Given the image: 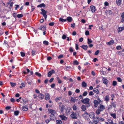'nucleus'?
Segmentation results:
<instances>
[{
	"label": "nucleus",
	"mask_w": 124,
	"mask_h": 124,
	"mask_svg": "<svg viewBox=\"0 0 124 124\" xmlns=\"http://www.w3.org/2000/svg\"><path fill=\"white\" fill-rule=\"evenodd\" d=\"M53 73H55V71L54 70H52L48 72V77H50Z\"/></svg>",
	"instance_id": "39448f33"
},
{
	"label": "nucleus",
	"mask_w": 124,
	"mask_h": 124,
	"mask_svg": "<svg viewBox=\"0 0 124 124\" xmlns=\"http://www.w3.org/2000/svg\"><path fill=\"white\" fill-rule=\"evenodd\" d=\"M59 108L60 110L62 112L65 108V106L63 105H60Z\"/></svg>",
	"instance_id": "0eeeda50"
},
{
	"label": "nucleus",
	"mask_w": 124,
	"mask_h": 124,
	"mask_svg": "<svg viewBox=\"0 0 124 124\" xmlns=\"http://www.w3.org/2000/svg\"><path fill=\"white\" fill-rule=\"evenodd\" d=\"M117 80L118 82H121L122 81V80L120 78L118 77L117 78Z\"/></svg>",
	"instance_id": "37998d69"
},
{
	"label": "nucleus",
	"mask_w": 124,
	"mask_h": 124,
	"mask_svg": "<svg viewBox=\"0 0 124 124\" xmlns=\"http://www.w3.org/2000/svg\"><path fill=\"white\" fill-rule=\"evenodd\" d=\"M23 15H22V14H18L17 16V17H18V18H20L21 17H23Z\"/></svg>",
	"instance_id": "ea45409f"
},
{
	"label": "nucleus",
	"mask_w": 124,
	"mask_h": 124,
	"mask_svg": "<svg viewBox=\"0 0 124 124\" xmlns=\"http://www.w3.org/2000/svg\"><path fill=\"white\" fill-rule=\"evenodd\" d=\"M99 52V51L98 50L96 51L94 55H97Z\"/></svg>",
	"instance_id": "79ce46f5"
},
{
	"label": "nucleus",
	"mask_w": 124,
	"mask_h": 124,
	"mask_svg": "<svg viewBox=\"0 0 124 124\" xmlns=\"http://www.w3.org/2000/svg\"><path fill=\"white\" fill-rule=\"evenodd\" d=\"M85 116V118L86 120H89V119L88 116Z\"/></svg>",
	"instance_id": "bf43d9fd"
},
{
	"label": "nucleus",
	"mask_w": 124,
	"mask_h": 124,
	"mask_svg": "<svg viewBox=\"0 0 124 124\" xmlns=\"http://www.w3.org/2000/svg\"><path fill=\"white\" fill-rule=\"evenodd\" d=\"M56 123L57 124H62V121L60 120H56Z\"/></svg>",
	"instance_id": "2f4dec72"
},
{
	"label": "nucleus",
	"mask_w": 124,
	"mask_h": 124,
	"mask_svg": "<svg viewBox=\"0 0 124 124\" xmlns=\"http://www.w3.org/2000/svg\"><path fill=\"white\" fill-rule=\"evenodd\" d=\"M87 94V92L86 91H85L84 92V93H83V95L84 96H86Z\"/></svg>",
	"instance_id": "a19ab883"
},
{
	"label": "nucleus",
	"mask_w": 124,
	"mask_h": 124,
	"mask_svg": "<svg viewBox=\"0 0 124 124\" xmlns=\"http://www.w3.org/2000/svg\"><path fill=\"white\" fill-rule=\"evenodd\" d=\"M108 121L109 123H110L111 124H114L113 123V122L111 120H108Z\"/></svg>",
	"instance_id": "603ef678"
},
{
	"label": "nucleus",
	"mask_w": 124,
	"mask_h": 124,
	"mask_svg": "<svg viewBox=\"0 0 124 124\" xmlns=\"http://www.w3.org/2000/svg\"><path fill=\"white\" fill-rule=\"evenodd\" d=\"M90 99L88 98H86L84 99L81 100V102L84 104H87L86 106L87 107H89L90 106V104L89 103V101Z\"/></svg>",
	"instance_id": "f03ea898"
},
{
	"label": "nucleus",
	"mask_w": 124,
	"mask_h": 124,
	"mask_svg": "<svg viewBox=\"0 0 124 124\" xmlns=\"http://www.w3.org/2000/svg\"><path fill=\"white\" fill-rule=\"evenodd\" d=\"M73 63L74 65H77L79 64V63L76 60H75L74 61H73Z\"/></svg>",
	"instance_id": "c85d7f7f"
},
{
	"label": "nucleus",
	"mask_w": 124,
	"mask_h": 124,
	"mask_svg": "<svg viewBox=\"0 0 124 124\" xmlns=\"http://www.w3.org/2000/svg\"><path fill=\"white\" fill-rule=\"evenodd\" d=\"M103 83L106 85L108 84V81L105 78H103Z\"/></svg>",
	"instance_id": "9d476101"
},
{
	"label": "nucleus",
	"mask_w": 124,
	"mask_h": 124,
	"mask_svg": "<svg viewBox=\"0 0 124 124\" xmlns=\"http://www.w3.org/2000/svg\"><path fill=\"white\" fill-rule=\"evenodd\" d=\"M41 10L42 11V12L40 13L43 15V16L45 17V19L46 20L47 16L46 15V11L43 9H41Z\"/></svg>",
	"instance_id": "7ed1b4c3"
},
{
	"label": "nucleus",
	"mask_w": 124,
	"mask_h": 124,
	"mask_svg": "<svg viewBox=\"0 0 124 124\" xmlns=\"http://www.w3.org/2000/svg\"><path fill=\"white\" fill-rule=\"evenodd\" d=\"M45 99L46 100H49L50 99V95L49 94L47 93L46 94Z\"/></svg>",
	"instance_id": "6ab92c4d"
},
{
	"label": "nucleus",
	"mask_w": 124,
	"mask_h": 124,
	"mask_svg": "<svg viewBox=\"0 0 124 124\" xmlns=\"http://www.w3.org/2000/svg\"><path fill=\"white\" fill-rule=\"evenodd\" d=\"M19 112L18 111H15L14 112V115L16 116H17L19 114Z\"/></svg>",
	"instance_id": "473e14b6"
},
{
	"label": "nucleus",
	"mask_w": 124,
	"mask_h": 124,
	"mask_svg": "<svg viewBox=\"0 0 124 124\" xmlns=\"http://www.w3.org/2000/svg\"><path fill=\"white\" fill-rule=\"evenodd\" d=\"M94 94V93L93 92L91 91L89 92V95L90 96H91L93 95Z\"/></svg>",
	"instance_id": "a18cd8bd"
},
{
	"label": "nucleus",
	"mask_w": 124,
	"mask_h": 124,
	"mask_svg": "<svg viewBox=\"0 0 124 124\" xmlns=\"http://www.w3.org/2000/svg\"><path fill=\"white\" fill-rule=\"evenodd\" d=\"M88 42L87 43L88 44H90L91 43L93 42V41L91 40V39L88 38L87 39Z\"/></svg>",
	"instance_id": "7c9ffc66"
},
{
	"label": "nucleus",
	"mask_w": 124,
	"mask_h": 124,
	"mask_svg": "<svg viewBox=\"0 0 124 124\" xmlns=\"http://www.w3.org/2000/svg\"><path fill=\"white\" fill-rule=\"evenodd\" d=\"M36 52V51H33V50H32L31 52L32 55V56H34L35 55Z\"/></svg>",
	"instance_id": "c9c22d12"
},
{
	"label": "nucleus",
	"mask_w": 124,
	"mask_h": 124,
	"mask_svg": "<svg viewBox=\"0 0 124 124\" xmlns=\"http://www.w3.org/2000/svg\"><path fill=\"white\" fill-rule=\"evenodd\" d=\"M124 30V27H120L118 28V32L122 31L123 30Z\"/></svg>",
	"instance_id": "bb28decb"
},
{
	"label": "nucleus",
	"mask_w": 124,
	"mask_h": 124,
	"mask_svg": "<svg viewBox=\"0 0 124 124\" xmlns=\"http://www.w3.org/2000/svg\"><path fill=\"white\" fill-rule=\"evenodd\" d=\"M15 101V100L13 98H12L10 99V101L12 102H14Z\"/></svg>",
	"instance_id": "de8ad7c7"
},
{
	"label": "nucleus",
	"mask_w": 124,
	"mask_h": 124,
	"mask_svg": "<svg viewBox=\"0 0 124 124\" xmlns=\"http://www.w3.org/2000/svg\"><path fill=\"white\" fill-rule=\"evenodd\" d=\"M38 96L39 97V98H40L41 100H42L44 98V95L42 93H39V95H38Z\"/></svg>",
	"instance_id": "2eb2a0df"
},
{
	"label": "nucleus",
	"mask_w": 124,
	"mask_h": 124,
	"mask_svg": "<svg viewBox=\"0 0 124 124\" xmlns=\"http://www.w3.org/2000/svg\"><path fill=\"white\" fill-rule=\"evenodd\" d=\"M116 48L117 50H119L121 48V47L120 46H117Z\"/></svg>",
	"instance_id": "13d9d810"
},
{
	"label": "nucleus",
	"mask_w": 124,
	"mask_h": 124,
	"mask_svg": "<svg viewBox=\"0 0 124 124\" xmlns=\"http://www.w3.org/2000/svg\"><path fill=\"white\" fill-rule=\"evenodd\" d=\"M71 108L70 107H68L67 109H65L66 111V113L67 114H69L70 112V110Z\"/></svg>",
	"instance_id": "ddd939ff"
},
{
	"label": "nucleus",
	"mask_w": 124,
	"mask_h": 124,
	"mask_svg": "<svg viewBox=\"0 0 124 124\" xmlns=\"http://www.w3.org/2000/svg\"><path fill=\"white\" fill-rule=\"evenodd\" d=\"M20 53L21 55L22 56L24 57L25 56V54L24 53L22 52H21Z\"/></svg>",
	"instance_id": "c03bdc74"
},
{
	"label": "nucleus",
	"mask_w": 124,
	"mask_h": 124,
	"mask_svg": "<svg viewBox=\"0 0 124 124\" xmlns=\"http://www.w3.org/2000/svg\"><path fill=\"white\" fill-rule=\"evenodd\" d=\"M22 109L24 111H27L28 110L27 106H23L22 108Z\"/></svg>",
	"instance_id": "412c9836"
},
{
	"label": "nucleus",
	"mask_w": 124,
	"mask_h": 124,
	"mask_svg": "<svg viewBox=\"0 0 124 124\" xmlns=\"http://www.w3.org/2000/svg\"><path fill=\"white\" fill-rule=\"evenodd\" d=\"M89 116L92 119L94 118L95 117L94 113L93 112H91L90 113Z\"/></svg>",
	"instance_id": "423d86ee"
},
{
	"label": "nucleus",
	"mask_w": 124,
	"mask_h": 124,
	"mask_svg": "<svg viewBox=\"0 0 124 124\" xmlns=\"http://www.w3.org/2000/svg\"><path fill=\"white\" fill-rule=\"evenodd\" d=\"M94 103V104H95L96 105H98L99 103L97 100H95Z\"/></svg>",
	"instance_id": "49530a36"
},
{
	"label": "nucleus",
	"mask_w": 124,
	"mask_h": 124,
	"mask_svg": "<svg viewBox=\"0 0 124 124\" xmlns=\"http://www.w3.org/2000/svg\"><path fill=\"white\" fill-rule=\"evenodd\" d=\"M82 87H85L87 85V84L85 82L83 81L82 82Z\"/></svg>",
	"instance_id": "5701e85b"
},
{
	"label": "nucleus",
	"mask_w": 124,
	"mask_h": 124,
	"mask_svg": "<svg viewBox=\"0 0 124 124\" xmlns=\"http://www.w3.org/2000/svg\"><path fill=\"white\" fill-rule=\"evenodd\" d=\"M40 30H42L43 31H45L46 30V28L45 26H40L39 28Z\"/></svg>",
	"instance_id": "1a4fd4ad"
},
{
	"label": "nucleus",
	"mask_w": 124,
	"mask_h": 124,
	"mask_svg": "<svg viewBox=\"0 0 124 124\" xmlns=\"http://www.w3.org/2000/svg\"><path fill=\"white\" fill-rule=\"evenodd\" d=\"M59 116L62 120H66L67 119V118L64 115H60Z\"/></svg>",
	"instance_id": "f8f14e48"
},
{
	"label": "nucleus",
	"mask_w": 124,
	"mask_h": 124,
	"mask_svg": "<svg viewBox=\"0 0 124 124\" xmlns=\"http://www.w3.org/2000/svg\"><path fill=\"white\" fill-rule=\"evenodd\" d=\"M105 109V108L103 105L100 104L98 107V109L96 111V113L98 115L100 114V112L102 111Z\"/></svg>",
	"instance_id": "f257e3e1"
},
{
	"label": "nucleus",
	"mask_w": 124,
	"mask_h": 124,
	"mask_svg": "<svg viewBox=\"0 0 124 124\" xmlns=\"http://www.w3.org/2000/svg\"><path fill=\"white\" fill-rule=\"evenodd\" d=\"M111 116L113 117L114 118H115L116 117V115L115 114H112L111 113H110Z\"/></svg>",
	"instance_id": "cd10ccee"
},
{
	"label": "nucleus",
	"mask_w": 124,
	"mask_h": 124,
	"mask_svg": "<svg viewBox=\"0 0 124 124\" xmlns=\"http://www.w3.org/2000/svg\"><path fill=\"white\" fill-rule=\"evenodd\" d=\"M76 113H75L72 112L70 115V117L73 119H77V117L76 116Z\"/></svg>",
	"instance_id": "20e7f679"
},
{
	"label": "nucleus",
	"mask_w": 124,
	"mask_h": 124,
	"mask_svg": "<svg viewBox=\"0 0 124 124\" xmlns=\"http://www.w3.org/2000/svg\"><path fill=\"white\" fill-rule=\"evenodd\" d=\"M80 91L78 89H77L75 90V92L77 93H78L80 92Z\"/></svg>",
	"instance_id": "4d7b16f0"
},
{
	"label": "nucleus",
	"mask_w": 124,
	"mask_h": 124,
	"mask_svg": "<svg viewBox=\"0 0 124 124\" xmlns=\"http://www.w3.org/2000/svg\"><path fill=\"white\" fill-rule=\"evenodd\" d=\"M81 47L82 48L86 50L87 49L88 46L87 45H83L82 46H81Z\"/></svg>",
	"instance_id": "dca6fc26"
},
{
	"label": "nucleus",
	"mask_w": 124,
	"mask_h": 124,
	"mask_svg": "<svg viewBox=\"0 0 124 124\" xmlns=\"http://www.w3.org/2000/svg\"><path fill=\"white\" fill-rule=\"evenodd\" d=\"M43 44L46 45H48V42L46 40L44 41L43 42Z\"/></svg>",
	"instance_id": "f704fd0d"
},
{
	"label": "nucleus",
	"mask_w": 124,
	"mask_h": 124,
	"mask_svg": "<svg viewBox=\"0 0 124 124\" xmlns=\"http://www.w3.org/2000/svg\"><path fill=\"white\" fill-rule=\"evenodd\" d=\"M66 38V35H63L62 37V38L63 39H65Z\"/></svg>",
	"instance_id": "864d4df0"
},
{
	"label": "nucleus",
	"mask_w": 124,
	"mask_h": 124,
	"mask_svg": "<svg viewBox=\"0 0 124 124\" xmlns=\"http://www.w3.org/2000/svg\"><path fill=\"white\" fill-rule=\"evenodd\" d=\"M117 85V82L116 81H113V82L112 85L114 86H115Z\"/></svg>",
	"instance_id": "4c0bfd02"
},
{
	"label": "nucleus",
	"mask_w": 124,
	"mask_h": 124,
	"mask_svg": "<svg viewBox=\"0 0 124 124\" xmlns=\"http://www.w3.org/2000/svg\"><path fill=\"white\" fill-rule=\"evenodd\" d=\"M63 57V55L61 54L60 55L58 56V58L59 59H60L61 58H62Z\"/></svg>",
	"instance_id": "09e8293b"
},
{
	"label": "nucleus",
	"mask_w": 124,
	"mask_h": 124,
	"mask_svg": "<svg viewBox=\"0 0 124 124\" xmlns=\"http://www.w3.org/2000/svg\"><path fill=\"white\" fill-rule=\"evenodd\" d=\"M55 86V85L54 84H52L51 85V87L52 88H53Z\"/></svg>",
	"instance_id": "052dcab7"
},
{
	"label": "nucleus",
	"mask_w": 124,
	"mask_h": 124,
	"mask_svg": "<svg viewBox=\"0 0 124 124\" xmlns=\"http://www.w3.org/2000/svg\"><path fill=\"white\" fill-rule=\"evenodd\" d=\"M49 111L50 112L51 114H53L54 115L56 113L55 111L53 110L52 109H49Z\"/></svg>",
	"instance_id": "4468645a"
},
{
	"label": "nucleus",
	"mask_w": 124,
	"mask_h": 124,
	"mask_svg": "<svg viewBox=\"0 0 124 124\" xmlns=\"http://www.w3.org/2000/svg\"><path fill=\"white\" fill-rule=\"evenodd\" d=\"M89 32L88 31H86L85 32V34L86 35H89Z\"/></svg>",
	"instance_id": "5fc2aeb1"
},
{
	"label": "nucleus",
	"mask_w": 124,
	"mask_h": 124,
	"mask_svg": "<svg viewBox=\"0 0 124 124\" xmlns=\"http://www.w3.org/2000/svg\"><path fill=\"white\" fill-rule=\"evenodd\" d=\"M70 51L71 52H73V50L72 47H71L69 49Z\"/></svg>",
	"instance_id": "338daca9"
},
{
	"label": "nucleus",
	"mask_w": 124,
	"mask_h": 124,
	"mask_svg": "<svg viewBox=\"0 0 124 124\" xmlns=\"http://www.w3.org/2000/svg\"><path fill=\"white\" fill-rule=\"evenodd\" d=\"M114 42L113 40H111L109 42L107 43V44L108 45H110L113 44Z\"/></svg>",
	"instance_id": "4be33fe9"
},
{
	"label": "nucleus",
	"mask_w": 124,
	"mask_h": 124,
	"mask_svg": "<svg viewBox=\"0 0 124 124\" xmlns=\"http://www.w3.org/2000/svg\"><path fill=\"white\" fill-rule=\"evenodd\" d=\"M76 31H74L72 33V35L73 36L76 35Z\"/></svg>",
	"instance_id": "774afa93"
},
{
	"label": "nucleus",
	"mask_w": 124,
	"mask_h": 124,
	"mask_svg": "<svg viewBox=\"0 0 124 124\" xmlns=\"http://www.w3.org/2000/svg\"><path fill=\"white\" fill-rule=\"evenodd\" d=\"M52 59V58L50 56L48 57H47V60L48 61H49Z\"/></svg>",
	"instance_id": "69168bd1"
},
{
	"label": "nucleus",
	"mask_w": 124,
	"mask_h": 124,
	"mask_svg": "<svg viewBox=\"0 0 124 124\" xmlns=\"http://www.w3.org/2000/svg\"><path fill=\"white\" fill-rule=\"evenodd\" d=\"M54 23L51 22L49 23V25L50 26H53L54 25Z\"/></svg>",
	"instance_id": "3c124183"
},
{
	"label": "nucleus",
	"mask_w": 124,
	"mask_h": 124,
	"mask_svg": "<svg viewBox=\"0 0 124 124\" xmlns=\"http://www.w3.org/2000/svg\"><path fill=\"white\" fill-rule=\"evenodd\" d=\"M10 83L11 84V86L13 87H15L16 85V83H13L12 82H10Z\"/></svg>",
	"instance_id": "a878e982"
},
{
	"label": "nucleus",
	"mask_w": 124,
	"mask_h": 124,
	"mask_svg": "<svg viewBox=\"0 0 124 124\" xmlns=\"http://www.w3.org/2000/svg\"><path fill=\"white\" fill-rule=\"evenodd\" d=\"M66 19V20H67L69 22H71L72 21V19L71 17H68Z\"/></svg>",
	"instance_id": "f3484780"
},
{
	"label": "nucleus",
	"mask_w": 124,
	"mask_h": 124,
	"mask_svg": "<svg viewBox=\"0 0 124 124\" xmlns=\"http://www.w3.org/2000/svg\"><path fill=\"white\" fill-rule=\"evenodd\" d=\"M11 107L10 106H7L5 108V109L6 110H9L10 109Z\"/></svg>",
	"instance_id": "6e6d98bb"
},
{
	"label": "nucleus",
	"mask_w": 124,
	"mask_h": 124,
	"mask_svg": "<svg viewBox=\"0 0 124 124\" xmlns=\"http://www.w3.org/2000/svg\"><path fill=\"white\" fill-rule=\"evenodd\" d=\"M54 80V78H51L49 80V82L50 83L52 82Z\"/></svg>",
	"instance_id": "8fccbe9b"
},
{
	"label": "nucleus",
	"mask_w": 124,
	"mask_h": 124,
	"mask_svg": "<svg viewBox=\"0 0 124 124\" xmlns=\"http://www.w3.org/2000/svg\"><path fill=\"white\" fill-rule=\"evenodd\" d=\"M50 119L51 120H55V117L54 115L51 114L50 115Z\"/></svg>",
	"instance_id": "9b49d317"
},
{
	"label": "nucleus",
	"mask_w": 124,
	"mask_h": 124,
	"mask_svg": "<svg viewBox=\"0 0 124 124\" xmlns=\"http://www.w3.org/2000/svg\"><path fill=\"white\" fill-rule=\"evenodd\" d=\"M77 99L76 98H74L73 97H71L70 100V101L72 102L75 103V101H77Z\"/></svg>",
	"instance_id": "a211bd4d"
},
{
	"label": "nucleus",
	"mask_w": 124,
	"mask_h": 124,
	"mask_svg": "<svg viewBox=\"0 0 124 124\" xmlns=\"http://www.w3.org/2000/svg\"><path fill=\"white\" fill-rule=\"evenodd\" d=\"M90 8L91 9V11L92 13L94 12L96 10L95 7L93 6H91L90 7Z\"/></svg>",
	"instance_id": "6e6552de"
},
{
	"label": "nucleus",
	"mask_w": 124,
	"mask_h": 124,
	"mask_svg": "<svg viewBox=\"0 0 124 124\" xmlns=\"http://www.w3.org/2000/svg\"><path fill=\"white\" fill-rule=\"evenodd\" d=\"M72 108L74 110H76L77 109L76 106L75 104L73 106Z\"/></svg>",
	"instance_id": "58836bf2"
},
{
	"label": "nucleus",
	"mask_w": 124,
	"mask_h": 124,
	"mask_svg": "<svg viewBox=\"0 0 124 124\" xmlns=\"http://www.w3.org/2000/svg\"><path fill=\"white\" fill-rule=\"evenodd\" d=\"M35 74L36 75L38 76V77H40L41 76V74L38 72H36L35 73Z\"/></svg>",
	"instance_id": "e433bc0d"
},
{
	"label": "nucleus",
	"mask_w": 124,
	"mask_h": 124,
	"mask_svg": "<svg viewBox=\"0 0 124 124\" xmlns=\"http://www.w3.org/2000/svg\"><path fill=\"white\" fill-rule=\"evenodd\" d=\"M21 84L22 87H24L25 86V84L24 83L22 82L21 83Z\"/></svg>",
	"instance_id": "e2e57ef3"
},
{
	"label": "nucleus",
	"mask_w": 124,
	"mask_h": 124,
	"mask_svg": "<svg viewBox=\"0 0 124 124\" xmlns=\"http://www.w3.org/2000/svg\"><path fill=\"white\" fill-rule=\"evenodd\" d=\"M83 40V39L82 38H81L79 39V41L80 42H82Z\"/></svg>",
	"instance_id": "680f3d73"
},
{
	"label": "nucleus",
	"mask_w": 124,
	"mask_h": 124,
	"mask_svg": "<svg viewBox=\"0 0 124 124\" xmlns=\"http://www.w3.org/2000/svg\"><path fill=\"white\" fill-rule=\"evenodd\" d=\"M122 0H116V3L118 5H120L121 4V2Z\"/></svg>",
	"instance_id": "aec40b11"
},
{
	"label": "nucleus",
	"mask_w": 124,
	"mask_h": 124,
	"mask_svg": "<svg viewBox=\"0 0 124 124\" xmlns=\"http://www.w3.org/2000/svg\"><path fill=\"white\" fill-rule=\"evenodd\" d=\"M81 22L83 23H85V20L84 19H82L81 20Z\"/></svg>",
	"instance_id": "0e129e2a"
},
{
	"label": "nucleus",
	"mask_w": 124,
	"mask_h": 124,
	"mask_svg": "<svg viewBox=\"0 0 124 124\" xmlns=\"http://www.w3.org/2000/svg\"><path fill=\"white\" fill-rule=\"evenodd\" d=\"M111 104L114 108H115L116 107V105L115 102H112L111 103Z\"/></svg>",
	"instance_id": "72a5a7b5"
},
{
	"label": "nucleus",
	"mask_w": 124,
	"mask_h": 124,
	"mask_svg": "<svg viewBox=\"0 0 124 124\" xmlns=\"http://www.w3.org/2000/svg\"><path fill=\"white\" fill-rule=\"evenodd\" d=\"M81 109L83 111H85L86 109V106L84 105H83L81 107Z\"/></svg>",
	"instance_id": "393cba45"
},
{
	"label": "nucleus",
	"mask_w": 124,
	"mask_h": 124,
	"mask_svg": "<svg viewBox=\"0 0 124 124\" xmlns=\"http://www.w3.org/2000/svg\"><path fill=\"white\" fill-rule=\"evenodd\" d=\"M59 21H61L62 22H65L66 21V19H64L62 18H60L59 19Z\"/></svg>",
	"instance_id": "c756f323"
},
{
	"label": "nucleus",
	"mask_w": 124,
	"mask_h": 124,
	"mask_svg": "<svg viewBox=\"0 0 124 124\" xmlns=\"http://www.w3.org/2000/svg\"><path fill=\"white\" fill-rule=\"evenodd\" d=\"M93 91L94 92L97 94H98L99 93V91L96 88H94L93 89Z\"/></svg>",
	"instance_id": "b1692460"
}]
</instances>
